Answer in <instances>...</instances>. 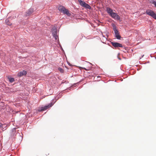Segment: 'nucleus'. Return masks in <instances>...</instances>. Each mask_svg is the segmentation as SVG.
<instances>
[{
  "label": "nucleus",
  "instance_id": "f257e3e1",
  "mask_svg": "<svg viewBox=\"0 0 156 156\" xmlns=\"http://www.w3.org/2000/svg\"><path fill=\"white\" fill-rule=\"evenodd\" d=\"M78 1L80 4L82 6L89 9H91V7L88 4L85 3L84 2L81 0H78Z\"/></svg>",
  "mask_w": 156,
  "mask_h": 156
},
{
  "label": "nucleus",
  "instance_id": "f03ea898",
  "mask_svg": "<svg viewBox=\"0 0 156 156\" xmlns=\"http://www.w3.org/2000/svg\"><path fill=\"white\" fill-rule=\"evenodd\" d=\"M54 103H53L52 102H51L48 105H46L44 107H40L38 109V111L39 112H41L51 107L54 105Z\"/></svg>",
  "mask_w": 156,
  "mask_h": 156
},
{
  "label": "nucleus",
  "instance_id": "7ed1b4c3",
  "mask_svg": "<svg viewBox=\"0 0 156 156\" xmlns=\"http://www.w3.org/2000/svg\"><path fill=\"white\" fill-rule=\"evenodd\" d=\"M146 13L156 20V14L153 11L148 9L146 10Z\"/></svg>",
  "mask_w": 156,
  "mask_h": 156
},
{
  "label": "nucleus",
  "instance_id": "20e7f679",
  "mask_svg": "<svg viewBox=\"0 0 156 156\" xmlns=\"http://www.w3.org/2000/svg\"><path fill=\"white\" fill-rule=\"evenodd\" d=\"M110 16L115 20H120V17L118 15L117 13L115 12H113L112 14L110 15Z\"/></svg>",
  "mask_w": 156,
  "mask_h": 156
},
{
  "label": "nucleus",
  "instance_id": "39448f33",
  "mask_svg": "<svg viewBox=\"0 0 156 156\" xmlns=\"http://www.w3.org/2000/svg\"><path fill=\"white\" fill-rule=\"evenodd\" d=\"M113 29L114 31L115 37L117 39H120L121 37L119 34V32L117 30L115 27Z\"/></svg>",
  "mask_w": 156,
  "mask_h": 156
},
{
  "label": "nucleus",
  "instance_id": "423d86ee",
  "mask_svg": "<svg viewBox=\"0 0 156 156\" xmlns=\"http://www.w3.org/2000/svg\"><path fill=\"white\" fill-rule=\"evenodd\" d=\"M111 44L115 48L122 47V45L121 44L115 42H112Z\"/></svg>",
  "mask_w": 156,
  "mask_h": 156
},
{
  "label": "nucleus",
  "instance_id": "0eeeda50",
  "mask_svg": "<svg viewBox=\"0 0 156 156\" xmlns=\"http://www.w3.org/2000/svg\"><path fill=\"white\" fill-rule=\"evenodd\" d=\"M52 34L54 37H55V39L57 40L58 38V37L57 35V30L55 28L53 29L52 30Z\"/></svg>",
  "mask_w": 156,
  "mask_h": 156
},
{
  "label": "nucleus",
  "instance_id": "6e6552de",
  "mask_svg": "<svg viewBox=\"0 0 156 156\" xmlns=\"http://www.w3.org/2000/svg\"><path fill=\"white\" fill-rule=\"evenodd\" d=\"M106 11L110 16L114 12L112 9L108 7L106 8Z\"/></svg>",
  "mask_w": 156,
  "mask_h": 156
},
{
  "label": "nucleus",
  "instance_id": "1a4fd4ad",
  "mask_svg": "<svg viewBox=\"0 0 156 156\" xmlns=\"http://www.w3.org/2000/svg\"><path fill=\"white\" fill-rule=\"evenodd\" d=\"M34 12V9L32 8H30L27 12L26 14V16H28L30 15Z\"/></svg>",
  "mask_w": 156,
  "mask_h": 156
},
{
  "label": "nucleus",
  "instance_id": "9d476101",
  "mask_svg": "<svg viewBox=\"0 0 156 156\" xmlns=\"http://www.w3.org/2000/svg\"><path fill=\"white\" fill-rule=\"evenodd\" d=\"M27 74V72L25 70H23L22 72L19 73L17 74V76L19 77L25 75Z\"/></svg>",
  "mask_w": 156,
  "mask_h": 156
},
{
  "label": "nucleus",
  "instance_id": "9b49d317",
  "mask_svg": "<svg viewBox=\"0 0 156 156\" xmlns=\"http://www.w3.org/2000/svg\"><path fill=\"white\" fill-rule=\"evenodd\" d=\"M66 8L62 6H60L58 8V10L61 12H63L64 11Z\"/></svg>",
  "mask_w": 156,
  "mask_h": 156
},
{
  "label": "nucleus",
  "instance_id": "f8f14e48",
  "mask_svg": "<svg viewBox=\"0 0 156 156\" xmlns=\"http://www.w3.org/2000/svg\"><path fill=\"white\" fill-rule=\"evenodd\" d=\"M63 13L64 14H65L68 16H70L71 15V14L69 12V11L68 10L66 9L64 10V11L63 12Z\"/></svg>",
  "mask_w": 156,
  "mask_h": 156
},
{
  "label": "nucleus",
  "instance_id": "ddd939ff",
  "mask_svg": "<svg viewBox=\"0 0 156 156\" xmlns=\"http://www.w3.org/2000/svg\"><path fill=\"white\" fill-rule=\"evenodd\" d=\"M5 23L7 25L10 26L12 25V23L9 22V19H6L5 20Z\"/></svg>",
  "mask_w": 156,
  "mask_h": 156
},
{
  "label": "nucleus",
  "instance_id": "4468645a",
  "mask_svg": "<svg viewBox=\"0 0 156 156\" xmlns=\"http://www.w3.org/2000/svg\"><path fill=\"white\" fill-rule=\"evenodd\" d=\"M8 78L10 83H12L15 81L14 79L13 78H11L8 77Z\"/></svg>",
  "mask_w": 156,
  "mask_h": 156
},
{
  "label": "nucleus",
  "instance_id": "2eb2a0df",
  "mask_svg": "<svg viewBox=\"0 0 156 156\" xmlns=\"http://www.w3.org/2000/svg\"><path fill=\"white\" fill-rule=\"evenodd\" d=\"M150 2L154 5V6L156 8V1H155L153 0H151Z\"/></svg>",
  "mask_w": 156,
  "mask_h": 156
},
{
  "label": "nucleus",
  "instance_id": "dca6fc26",
  "mask_svg": "<svg viewBox=\"0 0 156 156\" xmlns=\"http://www.w3.org/2000/svg\"><path fill=\"white\" fill-rule=\"evenodd\" d=\"M58 70L60 72L62 73H63L64 72V70L62 69V68H58Z\"/></svg>",
  "mask_w": 156,
  "mask_h": 156
},
{
  "label": "nucleus",
  "instance_id": "f3484780",
  "mask_svg": "<svg viewBox=\"0 0 156 156\" xmlns=\"http://www.w3.org/2000/svg\"><path fill=\"white\" fill-rule=\"evenodd\" d=\"M2 124L0 123V128L2 127Z\"/></svg>",
  "mask_w": 156,
  "mask_h": 156
},
{
  "label": "nucleus",
  "instance_id": "a211bd4d",
  "mask_svg": "<svg viewBox=\"0 0 156 156\" xmlns=\"http://www.w3.org/2000/svg\"><path fill=\"white\" fill-rule=\"evenodd\" d=\"M82 69H85V70H87V69H86L85 68L82 67Z\"/></svg>",
  "mask_w": 156,
  "mask_h": 156
},
{
  "label": "nucleus",
  "instance_id": "6ab92c4d",
  "mask_svg": "<svg viewBox=\"0 0 156 156\" xmlns=\"http://www.w3.org/2000/svg\"><path fill=\"white\" fill-rule=\"evenodd\" d=\"M144 56V55H143L142 56V57H143Z\"/></svg>",
  "mask_w": 156,
  "mask_h": 156
}]
</instances>
